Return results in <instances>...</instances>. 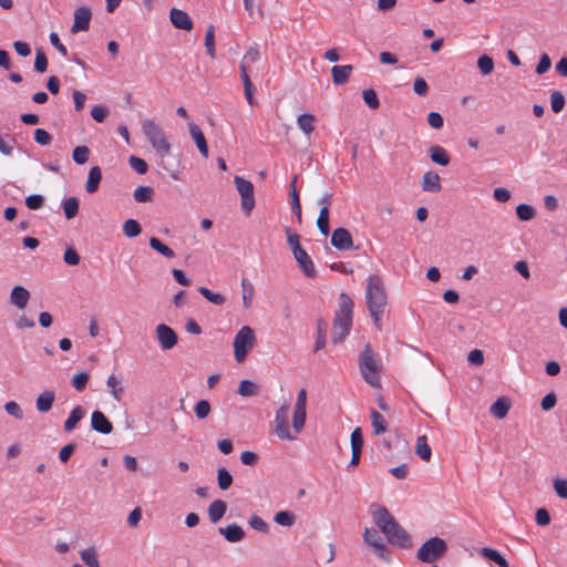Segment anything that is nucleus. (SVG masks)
I'll return each instance as SVG.
<instances>
[{"mask_svg":"<svg viewBox=\"0 0 567 567\" xmlns=\"http://www.w3.org/2000/svg\"><path fill=\"white\" fill-rule=\"evenodd\" d=\"M372 518L378 528L385 535L386 540L390 545L410 549L413 546L412 537L408 530H405L389 512L385 506L372 504L371 508Z\"/></svg>","mask_w":567,"mask_h":567,"instance_id":"nucleus-1","label":"nucleus"},{"mask_svg":"<svg viewBox=\"0 0 567 567\" xmlns=\"http://www.w3.org/2000/svg\"><path fill=\"white\" fill-rule=\"evenodd\" d=\"M365 299L369 313L377 330H382L381 318L388 305V297L383 279L379 275L368 277Z\"/></svg>","mask_w":567,"mask_h":567,"instance_id":"nucleus-2","label":"nucleus"},{"mask_svg":"<svg viewBox=\"0 0 567 567\" xmlns=\"http://www.w3.org/2000/svg\"><path fill=\"white\" fill-rule=\"evenodd\" d=\"M142 131L152 147L163 158L169 155L171 144L168 143L162 126L153 120H145L142 123Z\"/></svg>","mask_w":567,"mask_h":567,"instance_id":"nucleus-3","label":"nucleus"},{"mask_svg":"<svg viewBox=\"0 0 567 567\" xmlns=\"http://www.w3.org/2000/svg\"><path fill=\"white\" fill-rule=\"evenodd\" d=\"M358 362L364 381L373 388H380L379 367L370 343L365 344Z\"/></svg>","mask_w":567,"mask_h":567,"instance_id":"nucleus-4","label":"nucleus"},{"mask_svg":"<svg viewBox=\"0 0 567 567\" xmlns=\"http://www.w3.org/2000/svg\"><path fill=\"white\" fill-rule=\"evenodd\" d=\"M447 550L444 539L434 536L427 539L416 551V557L422 563H434L441 558Z\"/></svg>","mask_w":567,"mask_h":567,"instance_id":"nucleus-5","label":"nucleus"},{"mask_svg":"<svg viewBox=\"0 0 567 567\" xmlns=\"http://www.w3.org/2000/svg\"><path fill=\"white\" fill-rule=\"evenodd\" d=\"M256 337L252 328L244 326L236 333L234 339V354L237 362H243L248 352L254 348Z\"/></svg>","mask_w":567,"mask_h":567,"instance_id":"nucleus-6","label":"nucleus"},{"mask_svg":"<svg viewBox=\"0 0 567 567\" xmlns=\"http://www.w3.org/2000/svg\"><path fill=\"white\" fill-rule=\"evenodd\" d=\"M234 183L241 197V209L247 216H249L255 207L254 185L250 181L240 176H235Z\"/></svg>","mask_w":567,"mask_h":567,"instance_id":"nucleus-7","label":"nucleus"},{"mask_svg":"<svg viewBox=\"0 0 567 567\" xmlns=\"http://www.w3.org/2000/svg\"><path fill=\"white\" fill-rule=\"evenodd\" d=\"M289 408V403L285 401L282 405L276 411L275 433L280 440L293 441L295 436L291 435L288 425Z\"/></svg>","mask_w":567,"mask_h":567,"instance_id":"nucleus-8","label":"nucleus"},{"mask_svg":"<svg viewBox=\"0 0 567 567\" xmlns=\"http://www.w3.org/2000/svg\"><path fill=\"white\" fill-rule=\"evenodd\" d=\"M156 337L163 350L173 349L178 341L176 332L165 323H161L156 327Z\"/></svg>","mask_w":567,"mask_h":567,"instance_id":"nucleus-9","label":"nucleus"},{"mask_svg":"<svg viewBox=\"0 0 567 567\" xmlns=\"http://www.w3.org/2000/svg\"><path fill=\"white\" fill-rule=\"evenodd\" d=\"M352 326V319L347 317L334 316L333 319V331L331 340L334 344L342 341L350 332Z\"/></svg>","mask_w":567,"mask_h":567,"instance_id":"nucleus-10","label":"nucleus"},{"mask_svg":"<svg viewBox=\"0 0 567 567\" xmlns=\"http://www.w3.org/2000/svg\"><path fill=\"white\" fill-rule=\"evenodd\" d=\"M331 245L338 250H350L353 247L350 231L343 227L336 228L331 235Z\"/></svg>","mask_w":567,"mask_h":567,"instance_id":"nucleus-11","label":"nucleus"},{"mask_svg":"<svg viewBox=\"0 0 567 567\" xmlns=\"http://www.w3.org/2000/svg\"><path fill=\"white\" fill-rule=\"evenodd\" d=\"M92 18L91 9L82 6L75 9L74 11V22L71 28L72 33H78L80 31H87L90 28V21Z\"/></svg>","mask_w":567,"mask_h":567,"instance_id":"nucleus-12","label":"nucleus"},{"mask_svg":"<svg viewBox=\"0 0 567 567\" xmlns=\"http://www.w3.org/2000/svg\"><path fill=\"white\" fill-rule=\"evenodd\" d=\"M293 258L305 277L312 279L317 276L315 264L305 249L298 250L293 254Z\"/></svg>","mask_w":567,"mask_h":567,"instance_id":"nucleus-13","label":"nucleus"},{"mask_svg":"<svg viewBox=\"0 0 567 567\" xmlns=\"http://www.w3.org/2000/svg\"><path fill=\"white\" fill-rule=\"evenodd\" d=\"M351 442V461L349 466H357L360 463L362 447H363V436L360 427H355L350 436Z\"/></svg>","mask_w":567,"mask_h":567,"instance_id":"nucleus-14","label":"nucleus"},{"mask_svg":"<svg viewBox=\"0 0 567 567\" xmlns=\"http://www.w3.org/2000/svg\"><path fill=\"white\" fill-rule=\"evenodd\" d=\"M169 20L172 24L179 30L190 31L193 29V21L188 13L182 9L173 8L169 11Z\"/></svg>","mask_w":567,"mask_h":567,"instance_id":"nucleus-15","label":"nucleus"},{"mask_svg":"<svg viewBox=\"0 0 567 567\" xmlns=\"http://www.w3.org/2000/svg\"><path fill=\"white\" fill-rule=\"evenodd\" d=\"M92 429L101 434H110L113 431V425L103 412L96 410L91 415Z\"/></svg>","mask_w":567,"mask_h":567,"instance_id":"nucleus-16","label":"nucleus"},{"mask_svg":"<svg viewBox=\"0 0 567 567\" xmlns=\"http://www.w3.org/2000/svg\"><path fill=\"white\" fill-rule=\"evenodd\" d=\"M189 134L194 140L199 153L207 158L208 157V146L205 138L204 133L200 127L195 123H189Z\"/></svg>","mask_w":567,"mask_h":567,"instance_id":"nucleus-17","label":"nucleus"},{"mask_svg":"<svg viewBox=\"0 0 567 567\" xmlns=\"http://www.w3.org/2000/svg\"><path fill=\"white\" fill-rule=\"evenodd\" d=\"M422 189L430 193H439L442 188L441 178L435 172H426L422 177Z\"/></svg>","mask_w":567,"mask_h":567,"instance_id":"nucleus-18","label":"nucleus"},{"mask_svg":"<svg viewBox=\"0 0 567 567\" xmlns=\"http://www.w3.org/2000/svg\"><path fill=\"white\" fill-rule=\"evenodd\" d=\"M30 299V292L22 286H16L10 293V302L19 309L27 307Z\"/></svg>","mask_w":567,"mask_h":567,"instance_id":"nucleus-19","label":"nucleus"},{"mask_svg":"<svg viewBox=\"0 0 567 567\" xmlns=\"http://www.w3.org/2000/svg\"><path fill=\"white\" fill-rule=\"evenodd\" d=\"M219 534H221L225 539L229 543H238L245 537L244 529L237 524H230L226 527H220L218 529Z\"/></svg>","mask_w":567,"mask_h":567,"instance_id":"nucleus-20","label":"nucleus"},{"mask_svg":"<svg viewBox=\"0 0 567 567\" xmlns=\"http://www.w3.org/2000/svg\"><path fill=\"white\" fill-rule=\"evenodd\" d=\"M55 400L54 391L47 390L39 394L35 400V408L39 412L45 413L52 409L53 402Z\"/></svg>","mask_w":567,"mask_h":567,"instance_id":"nucleus-21","label":"nucleus"},{"mask_svg":"<svg viewBox=\"0 0 567 567\" xmlns=\"http://www.w3.org/2000/svg\"><path fill=\"white\" fill-rule=\"evenodd\" d=\"M511 409V401L506 396L498 398L489 408V412L496 419H504Z\"/></svg>","mask_w":567,"mask_h":567,"instance_id":"nucleus-22","label":"nucleus"},{"mask_svg":"<svg viewBox=\"0 0 567 567\" xmlns=\"http://www.w3.org/2000/svg\"><path fill=\"white\" fill-rule=\"evenodd\" d=\"M227 504L223 499H216L208 506V517L212 523L216 524L226 514Z\"/></svg>","mask_w":567,"mask_h":567,"instance_id":"nucleus-23","label":"nucleus"},{"mask_svg":"<svg viewBox=\"0 0 567 567\" xmlns=\"http://www.w3.org/2000/svg\"><path fill=\"white\" fill-rule=\"evenodd\" d=\"M102 179V171L99 166H93L89 171L85 189L89 194H93L99 189Z\"/></svg>","mask_w":567,"mask_h":567,"instance_id":"nucleus-24","label":"nucleus"},{"mask_svg":"<svg viewBox=\"0 0 567 567\" xmlns=\"http://www.w3.org/2000/svg\"><path fill=\"white\" fill-rule=\"evenodd\" d=\"M352 65H334L331 69L333 83L337 85L344 84L348 82L352 72Z\"/></svg>","mask_w":567,"mask_h":567,"instance_id":"nucleus-25","label":"nucleus"},{"mask_svg":"<svg viewBox=\"0 0 567 567\" xmlns=\"http://www.w3.org/2000/svg\"><path fill=\"white\" fill-rule=\"evenodd\" d=\"M338 307L339 308L336 315L352 319L353 301L349 295H347L346 292L340 293Z\"/></svg>","mask_w":567,"mask_h":567,"instance_id":"nucleus-26","label":"nucleus"},{"mask_svg":"<svg viewBox=\"0 0 567 567\" xmlns=\"http://www.w3.org/2000/svg\"><path fill=\"white\" fill-rule=\"evenodd\" d=\"M430 158L433 163L439 164L441 166H447L451 162V158L447 152L439 145L431 146L430 150Z\"/></svg>","mask_w":567,"mask_h":567,"instance_id":"nucleus-27","label":"nucleus"},{"mask_svg":"<svg viewBox=\"0 0 567 567\" xmlns=\"http://www.w3.org/2000/svg\"><path fill=\"white\" fill-rule=\"evenodd\" d=\"M240 78L243 80L244 93H245V96L247 99V102H248L249 105H254L255 104V99H254V95H252L254 86H252V83H251L250 78L248 75V66H245V65L240 64Z\"/></svg>","mask_w":567,"mask_h":567,"instance_id":"nucleus-28","label":"nucleus"},{"mask_svg":"<svg viewBox=\"0 0 567 567\" xmlns=\"http://www.w3.org/2000/svg\"><path fill=\"white\" fill-rule=\"evenodd\" d=\"M370 419H371L373 435H380L386 431V429H388L386 421L383 417V415L381 413H379L377 410H371Z\"/></svg>","mask_w":567,"mask_h":567,"instance_id":"nucleus-29","label":"nucleus"},{"mask_svg":"<svg viewBox=\"0 0 567 567\" xmlns=\"http://www.w3.org/2000/svg\"><path fill=\"white\" fill-rule=\"evenodd\" d=\"M84 410L82 406H75L71 412L66 421L64 422L63 429L65 432H71L75 429L78 423L84 417Z\"/></svg>","mask_w":567,"mask_h":567,"instance_id":"nucleus-30","label":"nucleus"},{"mask_svg":"<svg viewBox=\"0 0 567 567\" xmlns=\"http://www.w3.org/2000/svg\"><path fill=\"white\" fill-rule=\"evenodd\" d=\"M480 555L488 560L494 561L499 567H509V564L507 563V560L496 549H493L489 547H483L480 549Z\"/></svg>","mask_w":567,"mask_h":567,"instance_id":"nucleus-31","label":"nucleus"},{"mask_svg":"<svg viewBox=\"0 0 567 567\" xmlns=\"http://www.w3.org/2000/svg\"><path fill=\"white\" fill-rule=\"evenodd\" d=\"M415 453L421 460L425 462H429L431 460L432 450L427 444V439L425 435H421L416 439Z\"/></svg>","mask_w":567,"mask_h":567,"instance_id":"nucleus-32","label":"nucleus"},{"mask_svg":"<svg viewBox=\"0 0 567 567\" xmlns=\"http://www.w3.org/2000/svg\"><path fill=\"white\" fill-rule=\"evenodd\" d=\"M317 118L313 114L303 113L297 118L298 127L307 135L313 132Z\"/></svg>","mask_w":567,"mask_h":567,"instance_id":"nucleus-33","label":"nucleus"},{"mask_svg":"<svg viewBox=\"0 0 567 567\" xmlns=\"http://www.w3.org/2000/svg\"><path fill=\"white\" fill-rule=\"evenodd\" d=\"M106 385L110 388L114 400L120 401L124 394V388L121 380L116 375H110L107 378Z\"/></svg>","mask_w":567,"mask_h":567,"instance_id":"nucleus-34","label":"nucleus"},{"mask_svg":"<svg viewBox=\"0 0 567 567\" xmlns=\"http://www.w3.org/2000/svg\"><path fill=\"white\" fill-rule=\"evenodd\" d=\"M150 246L152 249L161 254L162 256L172 259L175 257V252L172 248L163 244L157 237L150 238Z\"/></svg>","mask_w":567,"mask_h":567,"instance_id":"nucleus-35","label":"nucleus"},{"mask_svg":"<svg viewBox=\"0 0 567 567\" xmlns=\"http://www.w3.org/2000/svg\"><path fill=\"white\" fill-rule=\"evenodd\" d=\"M296 519L297 516L288 511H280L274 516L275 523L285 527H291L296 523Z\"/></svg>","mask_w":567,"mask_h":567,"instance_id":"nucleus-36","label":"nucleus"},{"mask_svg":"<svg viewBox=\"0 0 567 567\" xmlns=\"http://www.w3.org/2000/svg\"><path fill=\"white\" fill-rule=\"evenodd\" d=\"M327 322L323 319L317 321V339L313 351L317 352L326 346Z\"/></svg>","mask_w":567,"mask_h":567,"instance_id":"nucleus-37","label":"nucleus"},{"mask_svg":"<svg viewBox=\"0 0 567 567\" xmlns=\"http://www.w3.org/2000/svg\"><path fill=\"white\" fill-rule=\"evenodd\" d=\"M62 207L66 219H72L79 213V199L76 197H69L63 200Z\"/></svg>","mask_w":567,"mask_h":567,"instance_id":"nucleus-38","label":"nucleus"},{"mask_svg":"<svg viewBox=\"0 0 567 567\" xmlns=\"http://www.w3.org/2000/svg\"><path fill=\"white\" fill-rule=\"evenodd\" d=\"M317 226H318L319 231L322 235L327 236L329 234L330 226H329V208L328 207H326V206L321 207L318 219H317Z\"/></svg>","mask_w":567,"mask_h":567,"instance_id":"nucleus-39","label":"nucleus"},{"mask_svg":"<svg viewBox=\"0 0 567 567\" xmlns=\"http://www.w3.org/2000/svg\"><path fill=\"white\" fill-rule=\"evenodd\" d=\"M363 540L370 547L374 548L375 546L383 543L382 537L379 535L378 530L374 528L365 527L362 534Z\"/></svg>","mask_w":567,"mask_h":567,"instance_id":"nucleus-40","label":"nucleus"},{"mask_svg":"<svg viewBox=\"0 0 567 567\" xmlns=\"http://www.w3.org/2000/svg\"><path fill=\"white\" fill-rule=\"evenodd\" d=\"M198 292L204 298H206L209 302H212L214 305H217V306H221L226 301L225 296H223L221 293H218V292H214V291H212L208 288L203 287V286L198 288Z\"/></svg>","mask_w":567,"mask_h":567,"instance_id":"nucleus-41","label":"nucleus"},{"mask_svg":"<svg viewBox=\"0 0 567 567\" xmlns=\"http://www.w3.org/2000/svg\"><path fill=\"white\" fill-rule=\"evenodd\" d=\"M237 393L245 398L252 396L258 393V386L250 380H243L238 385Z\"/></svg>","mask_w":567,"mask_h":567,"instance_id":"nucleus-42","label":"nucleus"},{"mask_svg":"<svg viewBox=\"0 0 567 567\" xmlns=\"http://www.w3.org/2000/svg\"><path fill=\"white\" fill-rule=\"evenodd\" d=\"M123 233L128 238L137 237L142 233V227L135 219H127L123 224Z\"/></svg>","mask_w":567,"mask_h":567,"instance_id":"nucleus-43","label":"nucleus"},{"mask_svg":"<svg viewBox=\"0 0 567 567\" xmlns=\"http://www.w3.org/2000/svg\"><path fill=\"white\" fill-rule=\"evenodd\" d=\"M307 417L306 409H293L292 427L296 433H300L305 426Z\"/></svg>","mask_w":567,"mask_h":567,"instance_id":"nucleus-44","label":"nucleus"},{"mask_svg":"<svg viewBox=\"0 0 567 567\" xmlns=\"http://www.w3.org/2000/svg\"><path fill=\"white\" fill-rule=\"evenodd\" d=\"M217 484L221 491L228 489L233 484V476L225 467L217 471Z\"/></svg>","mask_w":567,"mask_h":567,"instance_id":"nucleus-45","label":"nucleus"},{"mask_svg":"<svg viewBox=\"0 0 567 567\" xmlns=\"http://www.w3.org/2000/svg\"><path fill=\"white\" fill-rule=\"evenodd\" d=\"M81 559L84 561V564L89 567H100L99 559L96 557V551L94 547H89L83 549L80 553Z\"/></svg>","mask_w":567,"mask_h":567,"instance_id":"nucleus-46","label":"nucleus"},{"mask_svg":"<svg viewBox=\"0 0 567 567\" xmlns=\"http://www.w3.org/2000/svg\"><path fill=\"white\" fill-rule=\"evenodd\" d=\"M153 188L151 186H138L134 193L133 197L137 203H147L152 200Z\"/></svg>","mask_w":567,"mask_h":567,"instance_id":"nucleus-47","label":"nucleus"},{"mask_svg":"<svg viewBox=\"0 0 567 567\" xmlns=\"http://www.w3.org/2000/svg\"><path fill=\"white\" fill-rule=\"evenodd\" d=\"M287 244L292 252L296 254L298 250L303 249L300 244V236L292 231L289 227L286 228Z\"/></svg>","mask_w":567,"mask_h":567,"instance_id":"nucleus-48","label":"nucleus"},{"mask_svg":"<svg viewBox=\"0 0 567 567\" xmlns=\"http://www.w3.org/2000/svg\"><path fill=\"white\" fill-rule=\"evenodd\" d=\"M535 214H536V212H535L534 207L530 205L519 204L516 207V215L519 220H523V221L530 220L535 217Z\"/></svg>","mask_w":567,"mask_h":567,"instance_id":"nucleus-49","label":"nucleus"},{"mask_svg":"<svg viewBox=\"0 0 567 567\" xmlns=\"http://www.w3.org/2000/svg\"><path fill=\"white\" fill-rule=\"evenodd\" d=\"M362 99L371 110H377L380 106L379 97L373 89L364 90L362 92Z\"/></svg>","mask_w":567,"mask_h":567,"instance_id":"nucleus-50","label":"nucleus"},{"mask_svg":"<svg viewBox=\"0 0 567 567\" xmlns=\"http://www.w3.org/2000/svg\"><path fill=\"white\" fill-rule=\"evenodd\" d=\"M477 66L483 75H488L494 70V61L491 56L484 54L478 58Z\"/></svg>","mask_w":567,"mask_h":567,"instance_id":"nucleus-51","label":"nucleus"},{"mask_svg":"<svg viewBox=\"0 0 567 567\" xmlns=\"http://www.w3.org/2000/svg\"><path fill=\"white\" fill-rule=\"evenodd\" d=\"M565 106V96L559 91H553L550 94V107L554 113H559Z\"/></svg>","mask_w":567,"mask_h":567,"instance_id":"nucleus-52","label":"nucleus"},{"mask_svg":"<svg viewBox=\"0 0 567 567\" xmlns=\"http://www.w3.org/2000/svg\"><path fill=\"white\" fill-rule=\"evenodd\" d=\"M205 47L210 58H215V29L209 25L205 34Z\"/></svg>","mask_w":567,"mask_h":567,"instance_id":"nucleus-53","label":"nucleus"},{"mask_svg":"<svg viewBox=\"0 0 567 567\" xmlns=\"http://www.w3.org/2000/svg\"><path fill=\"white\" fill-rule=\"evenodd\" d=\"M89 156L90 150L87 146H76L73 150L72 158L79 165L85 164L89 161Z\"/></svg>","mask_w":567,"mask_h":567,"instance_id":"nucleus-54","label":"nucleus"},{"mask_svg":"<svg viewBox=\"0 0 567 567\" xmlns=\"http://www.w3.org/2000/svg\"><path fill=\"white\" fill-rule=\"evenodd\" d=\"M210 403L207 400H199L194 408V412L197 419L204 420L210 413Z\"/></svg>","mask_w":567,"mask_h":567,"instance_id":"nucleus-55","label":"nucleus"},{"mask_svg":"<svg viewBox=\"0 0 567 567\" xmlns=\"http://www.w3.org/2000/svg\"><path fill=\"white\" fill-rule=\"evenodd\" d=\"M89 379L87 372H80L73 375L71 383L76 391L81 392L85 390Z\"/></svg>","mask_w":567,"mask_h":567,"instance_id":"nucleus-56","label":"nucleus"},{"mask_svg":"<svg viewBox=\"0 0 567 567\" xmlns=\"http://www.w3.org/2000/svg\"><path fill=\"white\" fill-rule=\"evenodd\" d=\"M249 526L260 533H268V524L258 515L254 514L248 519Z\"/></svg>","mask_w":567,"mask_h":567,"instance_id":"nucleus-57","label":"nucleus"},{"mask_svg":"<svg viewBox=\"0 0 567 567\" xmlns=\"http://www.w3.org/2000/svg\"><path fill=\"white\" fill-rule=\"evenodd\" d=\"M130 166L137 173V174H145L148 169L147 163L137 156H130L128 158Z\"/></svg>","mask_w":567,"mask_h":567,"instance_id":"nucleus-58","label":"nucleus"},{"mask_svg":"<svg viewBox=\"0 0 567 567\" xmlns=\"http://www.w3.org/2000/svg\"><path fill=\"white\" fill-rule=\"evenodd\" d=\"M48 69V59L45 53L38 49L35 53V60H34V70L39 73L45 72Z\"/></svg>","mask_w":567,"mask_h":567,"instance_id":"nucleus-59","label":"nucleus"},{"mask_svg":"<svg viewBox=\"0 0 567 567\" xmlns=\"http://www.w3.org/2000/svg\"><path fill=\"white\" fill-rule=\"evenodd\" d=\"M63 261L69 266H76L80 264V255L72 246L68 247L63 255Z\"/></svg>","mask_w":567,"mask_h":567,"instance_id":"nucleus-60","label":"nucleus"},{"mask_svg":"<svg viewBox=\"0 0 567 567\" xmlns=\"http://www.w3.org/2000/svg\"><path fill=\"white\" fill-rule=\"evenodd\" d=\"M259 58H260V54H259L257 47H250L247 50L246 54L244 55L240 64L245 65V66H249V64L257 62L259 60Z\"/></svg>","mask_w":567,"mask_h":567,"instance_id":"nucleus-61","label":"nucleus"},{"mask_svg":"<svg viewBox=\"0 0 567 567\" xmlns=\"http://www.w3.org/2000/svg\"><path fill=\"white\" fill-rule=\"evenodd\" d=\"M43 204L44 198L42 195L32 194L25 198L27 207L32 210L40 209L43 206Z\"/></svg>","mask_w":567,"mask_h":567,"instance_id":"nucleus-62","label":"nucleus"},{"mask_svg":"<svg viewBox=\"0 0 567 567\" xmlns=\"http://www.w3.org/2000/svg\"><path fill=\"white\" fill-rule=\"evenodd\" d=\"M4 410L6 412L16 417L17 420H22L23 417V412H22V409L20 408V405L14 402V401H9L4 404Z\"/></svg>","mask_w":567,"mask_h":567,"instance_id":"nucleus-63","label":"nucleus"},{"mask_svg":"<svg viewBox=\"0 0 567 567\" xmlns=\"http://www.w3.org/2000/svg\"><path fill=\"white\" fill-rule=\"evenodd\" d=\"M554 488L556 494L564 499H567V481L556 478L554 481Z\"/></svg>","mask_w":567,"mask_h":567,"instance_id":"nucleus-64","label":"nucleus"}]
</instances>
